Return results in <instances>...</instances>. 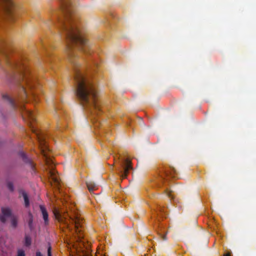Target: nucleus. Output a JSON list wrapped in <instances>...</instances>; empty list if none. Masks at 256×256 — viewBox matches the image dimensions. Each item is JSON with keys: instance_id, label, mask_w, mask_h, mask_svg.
Returning <instances> with one entry per match:
<instances>
[{"instance_id": "f257e3e1", "label": "nucleus", "mask_w": 256, "mask_h": 256, "mask_svg": "<svg viewBox=\"0 0 256 256\" xmlns=\"http://www.w3.org/2000/svg\"><path fill=\"white\" fill-rule=\"evenodd\" d=\"M59 1L62 16H59L57 12H50L44 22L48 27L54 26L57 28L60 34L64 38L68 58L74 67L76 97L84 106L89 108L92 114L98 115L100 108L97 101V91L92 82L79 70V64L75 60L78 56L74 49L85 54H90V44L76 24L72 0Z\"/></svg>"}, {"instance_id": "f03ea898", "label": "nucleus", "mask_w": 256, "mask_h": 256, "mask_svg": "<svg viewBox=\"0 0 256 256\" xmlns=\"http://www.w3.org/2000/svg\"><path fill=\"white\" fill-rule=\"evenodd\" d=\"M0 50L2 56V60H0V65L10 80L20 85V97L24 100L28 95L26 86L32 90L36 84V80L32 76L23 58L20 60L10 58V54L12 51L10 42L1 36Z\"/></svg>"}, {"instance_id": "7ed1b4c3", "label": "nucleus", "mask_w": 256, "mask_h": 256, "mask_svg": "<svg viewBox=\"0 0 256 256\" xmlns=\"http://www.w3.org/2000/svg\"><path fill=\"white\" fill-rule=\"evenodd\" d=\"M56 219L61 223H64L67 226H68V222L72 223L74 226L76 232L78 234L80 233L84 230V224L82 218L78 214H74L70 216L69 218L62 216L58 212H54Z\"/></svg>"}, {"instance_id": "20e7f679", "label": "nucleus", "mask_w": 256, "mask_h": 256, "mask_svg": "<svg viewBox=\"0 0 256 256\" xmlns=\"http://www.w3.org/2000/svg\"><path fill=\"white\" fill-rule=\"evenodd\" d=\"M2 98L8 101L14 108H19L22 112L24 119L27 118L31 120H35L34 114L32 111L27 110L22 104H20L18 100L11 98L6 94H3Z\"/></svg>"}, {"instance_id": "39448f33", "label": "nucleus", "mask_w": 256, "mask_h": 256, "mask_svg": "<svg viewBox=\"0 0 256 256\" xmlns=\"http://www.w3.org/2000/svg\"><path fill=\"white\" fill-rule=\"evenodd\" d=\"M36 135L39 142L40 152L43 156L47 158L48 156H47V151H49V148L46 140L48 136L38 133H36Z\"/></svg>"}, {"instance_id": "423d86ee", "label": "nucleus", "mask_w": 256, "mask_h": 256, "mask_svg": "<svg viewBox=\"0 0 256 256\" xmlns=\"http://www.w3.org/2000/svg\"><path fill=\"white\" fill-rule=\"evenodd\" d=\"M177 174L176 169L172 166L163 168L159 174L160 182L163 183L165 179L168 177L174 178Z\"/></svg>"}, {"instance_id": "0eeeda50", "label": "nucleus", "mask_w": 256, "mask_h": 256, "mask_svg": "<svg viewBox=\"0 0 256 256\" xmlns=\"http://www.w3.org/2000/svg\"><path fill=\"white\" fill-rule=\"evenodd\" d=\"M132 169V166L130 161L128 159L124 160L121 163L118 170L120 176L122 178L126 177L129 171Z\"/></svg>"}, {"instance_id": "6e6552de", "label": "nucleus", "mask_w": 256, "mask_h": 256, "mask_svg": "<svg viewBox=\"0 0 256 256\" xmlns=\"http://www.w3.org/2000/svg\"><path fill=\"white\" fill-rule=\"evenodd\" d=\"M40 208L44 220V224L45 226H47L50 223L48 212L46 208L42 205L40 206Z\"/></svg>"}, {"instance_id": "1a4fd4ad", "label": "nucleus", "mask_w": 256, "mask_h": 256, "mask_svg": "<svg viewBox=\"0 0 256 256\" xmlns=\"http://www.w3.org/2000/svg\"><path fill=\"white\" fill-rule=\"evenodd\" d=\"M88 188L90 192L98 189V185L92 180H88L86 182Z\"/></svg>"}, {"instance_id": "9d476101", "label": "nucleus", "mask_w": 256, "mask_h": 256, "mask_svg": "<svg viewBox=\"0 0 256 256\" xmlns=\"http://www.w3.org/2000/svg\"><path fill=\"white\" fill-rule=\"evenodd\" d=\"M20 156L22 157V158L23 160L26 162V163H28V164H30V166H31L32 168H34V164H32V160H30L26 156V154H24V152H20Z\"/></svg>"}, {"instance_id": "9b49d317", "label": "nucleus", "mask_w": 256, "mask_h": 256, "mask_svg": "<svg viewBox=\"0 0 256 256\" xmlns=\"http://www.w3.org/2000/svg\"><path fill=\"white\" fill-rule=\"evenodd\" d=\"M50 176L52 181L56 184V186H58L60 184V180L58 177L52 171L50 172Z\"/></svg>"}, {"instance_id": "f8f14e48", "label": "nucleus", "mask_w": 256, "mask_h": 256, "mask_svg": "<svg viewBox=\"0 0 256 256\" xmlns=\"http://www.w3.org/2000/svg\"><path fill=\"white\" fill-rule=\"evenodd\" d=\"M1 210L2 214L5 216L7 218L10 216L12 214V211L10 208H2Z\"/></svg>"}, {"instance_id": "ddd939ff", "label": "nucleus", "mask_w": 256, "mask_h": 256, "mask_svg": "<svg viewBox=\"0 0 256 256\" xmlns=\"http://www.w3.org/2000/svg\"><path fill=\"white\" fill-rule=\"evenodd\" d=\"M22 196L24 199V206L26 208H28L30 206L29 198L26 193L24 192H22Z\"/></svg>"}, {"instance_id": "4468645a", "label": "nucleus", "mask_w": 256, "mask_h": 256, "mask_svg": "<svg viewBox=\"0 0 256 256\" xmlns=\"http://www.w3.org/2000/svg\"><path fill=\"white\" fill-rule=\"evenodd\" d=\"M31 243H32L31 238L29 236H25V242H24L25 246H30Z\"/></svg>"}, {"instance_id": "2eb2a0df", "label": "nucleus", "mask_w": 256, "mask_h": 256, "mask_svg": "<svg viewBox=\"0 0 256 256\" xmlns=\"http://www.w3.org/2000/svg\"><path fill=\"white\" fill-rule=\"evenodd\" d=\"M29 216H30V218L28 222V226H29L30 228L32 230V222H33L32 216L30 213L29 214Z\"/></svg>"}, {"instance_id": "dca6fc26", "label": "nucleus", "mask_w": 256, "mask_h": 256, "mask_svg": "<svg viewBox=\"0 0 256 256\" xmlns=\"http://www.w3.org/2000/svg\"><path fill=\"white\" fill-rule=\"evenodd\" d=\"M17 220L16 218L12 217L11 219V224L12 226L14 228H16L17 226Z\"/></svg>"}, {"instance_id": "f3484780", "label": "nucleus", "mask_w": 256, "mask_h": 256, "mask_svg": "<svg viewBox=\"0 0 256 256\" xmlns=\"http://www.w3.org/2000/svg\"><path fill=\"white\" fill-rule=\"evenodd\" d=\"M6 216L3 214H0V220L2 223H5L6 220Z\"/></svg>"}, {"instance_id": "a211bd4d", "label": "nucleus", "mask_w": 256, "mask_h": 256, "mask_svg": "<svg viewBox=\"0 0 256 256\" xmlns=\"http://www.w3.org/2000/svg\"><path fill=\"white\" fill-rule=\"evenodd\" d=\"M17 256H25L24 251L22 250H18L17 252Z\"/></svg>"}, {"instance_id": "6ab92c4d", "label": "nucleus", "mask_w": 256, "mask_h": 256, "mask_svg": "<svg viewBox=\"0 0 256 256\" xmlns=\"http://www.w3.org/2000/svg\"><path fill=\"white\" fill-rule=\"evenodd\" d=\"M7 186L8 188L10 190V191H13L14 190V186H13V184L12 182H8L7 184Z\"/></svg>"}, {"instance_id": "aec40b11", "label": "nucleus", "mask_w": 256, "mask_h": 256, "mask_svg": "<svg viewBox=\"0 0 256 256\" xmlns=\"http://www.w3.org/2000/svg\"><path fill=\"white\" fill-rule=\"evenodd\" d=\"M165 194H166V195L170 197V198H172V195H171V194H170V192L168 191V189H166L165 192H164Z\"/></svg>"}, {"instance_id": "412c9836", "label": "nucleus", "mask_w": 256, "mask_h": 256, "mask_svg": "<svg viewBox=\"0 0 256 256\" xmlns=\"http://www.w3.org/2000/svg\"><path fill=\"white\" fill-rule=\"evenodd\" d=\"M166 234H159L160 236L161 237L162 239L163 240H167V237H166Z\"/></svg>"}, {"instance_id": "4be33fe9", "label": "nucleus", "mask_w": 256, "mask_h": 256, "mask_svg": "<svg viewBox=\"0 0 256 256\" xmlns=\"http://www.w3.org/2000/svg\"><path fill=\"white\" fill-rule=\"evenodd\" d=\"M48 256H52L50 246H49L48 250Z\"/></svg>"}, {"instance_id": "5701e85b", "label": "nucleus", "mask_w": 256, "mask_h": 256, "mask_svg": "<svg viewBox=\"0 0 256 256\" xmlns=\"http://www.w3.org/2000/svg\"><path fill=\"white\" fill-rule=\"evenodd\" d=\"M48 151H47V153H48ZM47 156H48L47 158H46L44 156L45 158H46V161L47 162H48L49 160H50V161H52V160H50V156L48 155V154H47Z\"/></svg>"}, {"instance_id": "b1692460", "label": "nucleus", "mask_w": 256, "mask_h": 256, "mask_svg": "<svg viewBox=\"0 0 256 256\" xmlns=\"http://www.w3.org/2000/svg\"><path fill=\"white\" fill-rule=\"evenodd\" d=\"M36 256H42V254L41 252H36Z\"/></svg>"}, {"instance_id": "393cba45", "label": "nucleus", "mask_w": 256, "mask_h": 256, "mask_svg": "<svg viewBox=\"0 0 256 256\" xmlns=\"http://www.w3.org/2000/svg\"><path fill=\"white\" fill-rule=\"evenodd\" d=\"M32 96H34V98L36 100V96H36V93H35V92H32Z\"/></svg>"}, {"instance_id": "a878e982", "label": "nucleus", "mask_w": 256, "mask_h": 256, "mask_svg": "<svg viewBox=\"0 0 256 256\" xmlns=\"http://www.w3.org/2000/svg\"><path fill=\"white\" fill-rule=\"evenodd\" d=\"M224 256H231L230 252H226L225 253L224 255Z\"/></svg>"}, {"instance_id": "bb28decb", "label": "nucleus", "mask_w": 256, "mask_h": 256, "mask_svg": "<svg viewBox=\"0 0 256 256\" xmlns=\"http://www.w3.org/2000/svg\"><path fill=\"white\" fill-rule=\"evenodd\" d=\"M79 237L80 238L82 237V236H81V235L80 234V236H79Z\"/></svg>"}]
</instances>
